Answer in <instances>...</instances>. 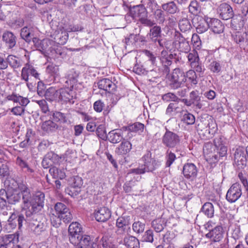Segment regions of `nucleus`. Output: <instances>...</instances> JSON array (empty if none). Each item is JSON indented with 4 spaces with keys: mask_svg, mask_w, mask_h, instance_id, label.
<instances>
[{
    "mask_svg": "<svg viewBox=\"0 0 248 248\" xmlns=\"http://www.w3.org/2000/svg\"><path fill=\"white\" fill-rule=\"evenodd\" d=\"M173 44L181 52L188 53L190 50L189 42L179 32H175Z\"/></svg>",
    "mask_w": 248,
    "mask_h": 248,
    "instance_id": "obj_9",
    "label": "nucleus"
},
{
    "mask_svg": "<svg viewBox=\"0 0 248 248\" xmlns=\"http://www.w3.org/2000/svg\"><path fill=\"white\" fill-rule=\"evenodd\" d=\"M108 139L112 143H118L124 139L122 129H115L110 131L108 135Z\"/></svg>",
    "mask_w": 248,
    "mask_h": 248,
    "instance_id": "obj_22",
    "label": "nucleus"
},
{
    "mask_svg": "<svg viewBox=\"0 0 248 248\" xmlns=\"http://www.w3.org/2000/svg\"><path fill=\"white\" fill-rule=\"evenodd\" d=\"M203 152L207 162L210 164L216 163L226 155L227 148L222 147L219 151L212 143L208 142L204 143L203 145Z\"/></svg>",
    "mask_w": 248,
    "mask_h": 248,
    "instance_id": "obj_3",
    "label": "nucleus"
},
{
    "mask_svg": "<svg viewBox=\"0 0 248 248\" xmlns=\"http://www.w3.org/2000/svg\"><path fill=\"white\" fill-rule=\"evenodd\" d=\"M68 39V34L66 31L59 32L54 38L55 41L57 43L62 45H64Z\"/></svg>",
    "mask_w": 248,
    "mask_h": 248,
    "instance_id": "obj_46",
    "label": "nucleus"
},
{
    "mask_svg": "<svg viewBox=\"0 0 248 248\" xmlns=\"http://www.w3.org/2000/svg\"><path fill=\"white\" fill-rule=\"evenodd\" d=\"M209 28L215 33L219 34L223 31L224 26L220 20L217 18H210Z\"/></svg>",
    "mask_w": 248,
    "mask_h": 248,
    "instance_id": "obj_25",
    "label": "nucleus"
},
{
    "mask_svg": "<svg viewBox=\"0 0 248 248\" xmlns=\"http://www.w3.org/2000/svg\"><path fill=\"white\" fill-rule=\"evenodd\" d=\"M205 236L209 238L211 241L219 242L223 237L222 227L220 226H216L206 233Z\"/></svg>",
    "mask_w": 248,
    "mask_h": 248,
    "instance_id": "obj_18",
    "label": "nucleus"
},
{
    "mask_svg": "<svg viewBox=\"0 0 248 248\" xmlns=\"http://www.w3.org/2000/svg\"><path fill=\"white\" fill-rule=\"evenodd\" d=\"M59 90H56L53 87H50L45 92V97L46 99L50 101H53L58 99Z\"/></svg>",
    "mask_w": 248,
    "mask_h": 248,
    "instance_id": "obj_35",
    "label": "nucleus"
},
{
    "mask_svg": "<svg viewBox=\"0 0 248 248\" xmlns=\"http://www.w3.org/2000/svg\"><path fill=\"white\" fill-rule=\"evenodd\" d=\"M224 138L223 136L220 135L217 137H216L214 140V146H216L217 150L220 151V149L222 147H226L224 145Z\"/></svg>",
    "mask_w": 248,
    "mask_h": 248,
    "instance_id": "obj_64",
    "label": "nucleus"
},
{
    "mask_svg": "<svg viewBox=\"0 0 248 248\" xmlns=\"http://www.w3.org/2000/svg\"><path fill=\"white\" fill-rule=\"evenodd\" d=\"M132 149V144L127 140H123L115 149V153L119 155H124L128 154Z\"/></svg>",
    "mask_w": 248,
    "mask_h": 248,
    "instance_id": "obj_21",
    "label": "nucleus"
},
{
    "mask_svg": "<svg viewBox=\"0 0 248 248\" xmlns=\"http://www.w3.org/2000/svg\"><path fill=\"white\" fill-rule=\"evenodd\" d=\"M128 225V220L124 217H120L117 219L116 226L119 228L118 232L124 231Z\"/></svg>",
    "mask_w": 248,
    "mask_h": 248,
    "instance_id": "obj_47",
    "label": "nucleus"
},
{
    "mask_svg": "<svg viewBox=\"0 0 248 248\" xmlns=\"http://www.w3.org/2000/svg\"><path fill=\"white\" fill-rule=\"evenodd\" d=\"M7 99L12 101L14 103H18L22 107H26L30 102L29 99L27 97H23L18 94L12 93L8 95Z\"/></svg>",
    "mask_w": 248,
    "mask_h": 248,
    "instance_id": "obj_26",
    "label": "nucleus"
},
{
    "mask_svg": "<svg viewBox=\"0 0 248 248\" xmlns=\"http://www.w3.org/2000/svg\"><path fill=\"white\" fill-rule=\"evenodd\" d=\"M34 31L32 27H24L20 30V36L27 42L29 43L31 39L33 40V38H34Z\"/></svg>",
    "mask_w": 248,
    "mask_h": 248,
    "instance_id": "obj_30",
    "label": "nucleus"
},
{
    "mask_svg": "<svg viewBox=\"0 0 248 248\" xmlns=\"http://www.w3.org/2000/svg\"><path fill=\"white\" fill-rule=\"evenodd\" d=\"M58 100L62 103H74L75 93L73 90L67 88H62L59 90Z\"/></svg>",
    "mask_w": 248,
    "mask_h": 248,
    "instance_id": "obj_11",
    "label": "nucleus"
},
{
    "mask_svg": "<svg viewBox=\"0 0 248 248\" xmlns=\"http://www.w3.org/2000/svg\"><path fill=\"white\" fill-rule=\"evenodd\" d=\"M94 214L95 219L98 222H105L111 217L110 211L105 207L98 209Z\"/></svg>",
    "mask_w": 248,
    "mask_h": 248,
    "instance_id": "obj_20",
    "label": "nucleus"
},
{
    "mask_svg": "<svg viewBox=\"0 0 248 248\" xmlns=\"http://www.w3.org/2000/svg\"><path fill=\"white\" fill-rule=\"evenodd\" d=\"M51 113L52 119L55 122H61L63 124L67 122V119L65 114L57 111H52Z\"/></svg>",
    "mask_w": 248,
    "mask_h": 248,
    "instance_id": "obj_41",
    "label": "nucleus"
},
{
    "mask_svg": "<svg viewBox=\"0 0 248 248\" xmlns=\"http://www.w3.org/2000/svg\"><path fill=\"white\" fill-rule=\"evenodd\" d=\"M180 139L176 133L167 130L162 138V143L166 147L169 148L176 147L179 144Z\"/></svg>",
    "mask_w": 248,
    "mask_h": 248,
    "instance_id": "obj_7",
    "label": "nucleus"
},
{
    "mask_svg": "<svg viewBox=\"0 0 248 248\" xmlns=\"http://www.w3.org/2000/svg\"><path fill=\"white\" fill-rule=\"evenodd\" d=\"M188 9L189 12L195 15H198L201 11L200 6L196 0L191 1L188 6Z\"/></svg>",
    "mask_w": 248,
    "mask_h": 248,
    "instance_id": "obj_52",
    "label": "nucleus"
},
{
    "mask_svg": "<svg viewBox=\"0 0 248 248\" xmlns=\"http://www.w3.org/2000/svg\"><path fill=\"white\" fill-rule=\"evenodd\" d=\"M248 34L246 32L237 31L232 35L234 41L241 45L247 39Z\"/></svg>",
    "mask_w": 248,
    "mask_h": 248,
    "instance_id": "obj_45",
    "label": "nucleus"
},
{
    "mask_svg": "<svg viewBox=\"0 0 248 248\" xmlns=\"http://www.w3.org/2000/svg\"><path fill=\"white\" fill-rule=\"evenodd\" d=\"M2 39L9 48H13L16 44V36L11 31L4 32L2 35Z\"/></svg>",
    "mask_w": 248,
    "mask_h": 248,
    "instance_id": "obj_27",
    "label": "nucleus"
},
{
    "mask_svg": "<svg viewBox=\"0 0 248 248\" xmlns=\"http://www.w3.org/2000/svg\"><path fill=\"white\" fill-rule=\"evenodd\" d=\"M247 163V159L245 150L237 149L234 154V164L238 169H242L246 166Z\"/></svg>",
    "mask_w": 248,
    "mask_h": 248,
    "instance_id": "obj_12",
    "label": "nucleus"
},
{
    "mask_svg": "<svg viewBox=\"0 0 248 248\" xmlns=\"http://www.w3.org/2000/svg\"><path fill=\"white\" fill-rule=\"evenodd\" d=\"M16 163L22 170V171L27 174H31L34 172L33 169L31 167L26 160L23 159L20 156H18L16 157Z\"/></svg>",
    "mask_w": 248,
    "mask_h": 248,
    "instance_id": "obj_23",
    "label": "nucleus"
},
{
    "mask_svg": "<svg viewBox=\"0 0 248 248\" xmlns=\"http://www.w3.org/2000/svg\"><path fill=\"white\" fill-rule=\"evenodd\" d=\"M96 133L99 138L103 140H105L108 139V135H107L106 131L103 125H100L97 127L96 129Z\"/></svg>",
    "mask_w": 248,
    "mask_h": 248,
    "instance_id": "obj_61",
    "label": "nucleus"
},
{
    "mask_svg": "<svg viewBox=\"0 0 248 248\" xmlns=\"http://www.w3.org/2000/svg\"><path fill=\"white\" fill-rule=\"evenodd\" d=\"M182 121L186 124L191 125L194 124L195 122V118L193 114L190 113H186L184 114Z\"/></svg>",
    "mask_w": 248,
    "mask_h": 248,
    "instance_id": "obj_58",
    "label": "nucleus"
},
{
    "mask_svg": "<svg viewBox=\"0 0 248 248\" xmlns=\"http://www.w3.org/2000/svg\"><path fill=\"white\" fill-rule=\"evenodd\" d=\"M232 237L234 240L239 239L242 237V234L241 232L240 227L239 226L235 225L233 227L232 230Z\"/></svg>",
    "mask_w": 248,
    "mask_h": 248,
    "instance_id": "obj_62",
    "label": "nucleus"
},
{
    "mask_svg": "<svg viewBox=\"0 0 248 248\" xmlns=\"http://www.w3.org/2000/svg\"><path fill=\"white\" fill-rule=\"evenodd\" d=\"M49 172L54 178L63 179L65 177V174L63 170L59 169L56 167L50 168Z\"/></svg>",
    "mask_w": 248,
    "mask_h": 248,
    "instance_id": "obj_42",
    "label": "nucleus"
},
{
    "mask_svg": "<svg viewBox=\"0 0 248 248\" xmlns=\"http://www.w3.org/2000/svg\"><path fill=\"white\" fill-rule=\"evenodd\" d=\"M124 244L127 248H139L140 242L135 237L130 236L124 239Z\"/></svg>",
    "mask_w": 248,
    "mask_h": 248,
    "instance_id": "obj_37",
    "label": "nucleus"
},
{
    "mask_svg": "<svg viewBox=\"0 0 248 248\" xmlns=\"http://www.w3.org/2000/svg\"><path fill=\"white\" fill-rule=\"evenodd\" d=\"M30 75L33 76L36 79H39V74L36 70L31 64L27 63L22 69L21 78L27 82L29 79Z\"/></svg>",
    "mask_w": 248,
    "mask_h": 248,
    "instance_id": "obj_13",
    "label": "nucleus"
},
{
    "mask_svg": "<svg viewBox=\"0 0 248 248\" xmlns=\"http://www.w3.org/2000/svg\"><path fill=\"white\" fill-rule=\"evenodd\" d=\"M201 212L208 217H212L214 214V208L211 202L205 203L201 209Z\"/></svg>",
    "mask_w": 248,
    "mask_h": 248,
    "instance_id": "obj_39",
    "label": "nucleus"
},
{
    "mask_svg": "<svg viewBox=\"0 0 248 248\" xmlns=\"http://www.w3.org/2000/svg\"><path fill=\"white\" fill-rule=\"evenodd\" d=\"M97 85L99 89L108 93H113L116 91V85L109 79L103 78L98 81Z\"/></svg>",
    "mask_w": 248,
    "mask_h": 248,
    "instance_id": "obj_19",
    "label": "nucleus"
},
{
    "mask_svg": "<svg viewBox=\"0 0 248 248\" xmlns=\"http://www.w3.org/2000/svg\"><path fill=\"white\" fill-rule=\"evenodd\" d=\"M209 19L208 17L197 16L193 19L194 26L198 33H202L209 28Z\"/></svg>",
    "mask_w": 248,
    "mask_h": 248,
    "instance_id": "obj_10",
    "label": "nucleus"
},
{
    "mask_svg": "<svg viewBox=\"0 0 248 248\" xmlns=\"http://www.w3.org/2000/svg\"><path fill=\"white\" fill-rule=\"evenodd\" d=\"M162 99L163 101L169 102L170 101L179 102L180 99L174 93H168L162 95Z\"/></svg>",
    "mask_w": 248,
    "mask_h": 248,
    "instance_id": "obj_50",
    "label": "nucleus"
},
{
    "mask_svg": "<svg viewBox=\"0 0 248 248\" xmlns=\"http://www.w3.org/2000/svg\"><path fill=\"white\" fill-rule=\"evenodd\" d=\"M161 6L163 11L170 15L177 14L180 11L177 4L173 1L163 4Z\"/></svg>",
    "mask_w": 248,
    "mask_h": 248,
    "instance_id": "obj_29",
    "label": "nucleus"
},
{
    "mask_svg": "<svg viewBox=\"0 0 248 248\" xmlns=\"http://www.w3.org/2000/svg\"><path fill=\"white\" fill-rule=\"evenodd\" d=\"M130 16L135 19H138L140 23L144 26L152 27L155 23L148 18V13L143 4L135 6L129 11Z\"/></svg>",
    "mask_w": 248,
    "mask_h": 248,
    "instance_id": "obj_4",
    "label": "nucleus"
},
{
    "mask_svg": "<svg viewBox=\"0 0 248 248\" xmlns=\"http://www.w3.org/2000/svg\"><path fill=\"white\" fill-rule=\"evenodd\" d=\"M142 159L144 163L145 169H146L147 171H152L159 165L158 161L152 158V154L150 151L147 152L142 157Z\"/></svg>",
    "mask_w": 248,
    "mask_h": 248,
    "instance_id": "obj_17",
    "label": "nucleus"
},
{
    "mask_svg": "<svg viewBox=\"0 0 248 248\" xmlns=\"http://www.w3.org/2000/svg\"><path fill=\"white\" fill-rule=\"evenodd\" d=\"M179 28L181 31L186 32L191 30L192 26L187 18H183L179 21Z\"/></svg>",
    "mask_w": 248,
    "mask_h": 248,
    "instance_id": "obj_44",
    "label": "nucleus"
},
{
    "mask_svg": "<svg viewBox=\"0 0 248 248\" xmlns=\"http://www.w3.org/2000/svg\"><path fill=\"white\" fill-rule=\"evenodd\" d=\"M33 43L36 49L43 54H49L52 52V48L55 45L54 41L49 39L41 40L37 38H33Z\"/></svg>",
    "mask_w": 248,
    "mask_h": 248,
    "instance_id": "obj_6",
    "label": "nucleus"
},
{
    "mask_svg": "<svg viewBox=\"0 0 248 248\" xmlns=\"http://www.w3.org/2000/svg\"><path fill=\"white\" fill-rule=\"evenodd\" d=\"M183 173L186 178L193 181L197 177L198 169L193 163H187L183 167Z\"/></svg>",
    "mask_w": 248,
    "mask_h": 248,
    "instance_id": "obj_14",
    "label": "nucleus"
},
{
    "mask_svg": "<svg viewBox=\"0 0 248 248\" xmlns=\"http://www.w3.org/2000/svg\"><path fill=\"white\" fill-rule=\"evenodd\" d=\"M186 78H187L192 84L196 85L198 83L197 75L195 71L190 69L185 74Z\"/></svg>",
    "mask_w": 248,
    "mask_h": 248,
    "instance_id": "obj_54",
    "label": "nucleus"
},
{
    "mask_svg": "<svg viewBox=\"0 0 248 248\" xmlns=\"http://www.w3.org/2000/svg\"><path fill=\"white\" fill-rule=\"evenodd\" d=\"M38 193H43L41 192H37L33 196V199H31V195L28 186L23 183H20L18 185L17 189H8L7 193V202L10 204H16L18 203L21 199L22 200V203L21 204V209L22 212L25 213V210L23 209V205L24 203V199L25 195H29V198L27 201L28 205V206L30 208L32 206L33 203H36L35 198Z\"/></svg>",
    "mask_w": 248,
    "mask_h": 248,
    "instance_id": "obj_2",
    "label": "nucleus"
},
{
    "mask_svg": "<svg viewBox=\"0 0 248 248\" xmlns=\"http://www.w3.org/2000/svg\"><path fill=\"white\" fill-rule=\"evenodd\" d=\"M55 210L58 216L67 211L69 209L63 203L57 202L54 206Z\"/></svg>",
    "mask_w": 248,
    "mask_h": 248,
    "instance_id": "obj_56",
    "label": "nucleus"
},
{
    "mask_svg": "<svg viewBox=\"0 0 248 248\" xmlns=\"http://www.w3.org/2000/svg\"><path fill=\"white\" fill-rule=\"evenodd\" d=\"M220 17L223 20H228L233 17L234 12L232 7L227 3L220 4L218 8Z\"/></svg>",
    "mask_w": 248,
    "mask_h": 248,
    "instance_id": "obj_16",
    "label": "nucleus"
},
{
    "mask_svg": "<svg viewBox=\"0 0 248 248\" xmlns=\"http://www.w3.org/2000/svg\"><path fill=\"white\" fill-rule=\"evenodd\" d=\"M24 23V21L22 18H18L9 22L8 25L13 30H17L22 27Z\"/></svg>",
    "mask_w": 248,
    "mask_h": 248,
    "instance_id": "obj_53",
    "label": "nucleus"
},
{
    "mask_svg": "<svg viewBox=\"0 0 248 248\" xmlns=\"http://www.w3.org/2000/svg\"><path fill=\"white\" fill-rule=\"evenodd\" d=\"M29 197V194L24 196V203L22 208L25 210L27 217H31L29 222L30 229L34 234L39 235L46 230L47 226L46 218L43 215L38 214L43 208L45 194L38 193L35 199L36 203H33L30 208L28 206L27 202Z\"/></svg>",
    "mask_w": 248,
    "mask_h": 248,
    "instance_id": "obj_1",
    "label": "nucleus"
},
{
    "mask_svg": "<svg viewBox=\"0 0 248 248\" xmlns=\"http://www.w3.org/2000/svg\"><path fill=\"white\" fill-rule=\"evenodd\" d=\"M56 157V155L53 152H49L46 154L42 161L43 167L45 169L50 167L54 162V159H55Z\"/></svg>",
    "mask_w": 248,
    "mask_h": 248,
    "instance_id": "obj_31",
    "label": "nucleus"
},
{
    "mask_svg": "<svg viewBox=\"0 0 248 248\" xmlns=\"http://www.w3.org/2000/svg\"><path fill=\"white\" fill-rule=\"evenodd\" d=\"M209 69L213 73H218L221 70V66L219 62L213 61L209 65Z\"/></svg>",
    "mask_w": 248,
    "mask_h": 248,
    "instance_id": "obj_63",
    "label": "nucleus"
},
{
    "mask_svg": "<svg viewBox=\"0 0 248 248\" xmlns=\"http://www.w3.org/2000/svg\"><path fill=\"white\" fill-rule=\"evenodd\" d=\"M10 74L7 62L0 56V79L6 78Z\"/></svg>",
    "mask_w": 248,
    "mask_h": 248,
    "instance_id": "obj_32",
    "label": "nucleus"
},
{
    "mask_svg": "<svg viewBox=\"0 0 248 248\" xmlns=\"http://www.w3.org/2000/svg\"><path fill=\"white\" fill-rule=\"evenodd\" d=\"M153 12L155 18L158 20L159 23L164 22L165 20V16L163 10L157 8Z\"/></svg>",
    "mask_w": 248,
    "mask_h": 248,
    "instance_id": "obj_60",
    "label": "nucleus"
},
{
    "mask_svg": "<svg viewBox=\"0 0 248 248\" xmlns=\"http://www.w3.org/2000/svg\"><path fill=\"white\" fill-rule=\"evenodd\" d=\"M78 77V74L74 69L69 70L65 76V78H66L65 83L70 86V88H73L78 81L77 78Z\"/></svg>",
    "mask_w": 248,
    "mask_h": 248,
    "instance_id": "obj_28",
    "label": "nucleus"
},
{
    "mask_svg": "<svg viewBox=\"0 0 248 248\" xmlns=\"http://www.w3.org/2000/svg\"><path fill=\"white\" fill-rule=\"evenodd\" d=\"M6 62L13 68H18L22 65L21 60L14 55H9L6 59Z\"/></svg>",
    "mask_w": 248,
    "mask_h": 248,
    "instance_id": "obj_36",
    "label": "nucleus"
},
{
    "mask_svg": "<svg viewBox=\"0 0 248 248\" xmlns=\"http://www.w3.org/2000/svg\"><path fill=\"white\" fill-rule=\"evenodd\" d=\"M186 57L188 59V62L189 63L190 66L191 64H194L200 60L197 51L195 50H192L188 53Z\"/></svg>",
    "mask_w": 248,
    "mask_h": 248,
    "instance_id": "obj_51",
    "label": "nucleus"
},
{
    "mask_svg": "<svg viewBox=\"0 0 248 248\" xmlns=\"http://www.w3.org/2000/svg\"><path fill=\"white\" fill-rule=\"evenodd\" d=\"M144 125L140 123H135L127 126H124L123 129L132 132H142L143 131Z\"/></svg>",
    "mask_w": 248,
    "mask_h": 248,
    "instance_id": "obj_38",
    "label": "nucleus"
},
{
    "mask_svg": "<svg viewBox=\"0 0 248 248\" xmlns=\"http://www.w3.org/2000/svg\"><path fill=\"white\" fill-rule=\"evenodd\" d=\"M81 225L77 222H72L69 226V239L71 241V237H77L82 234Z\"/></svg>",
    "mask_w": 248,
    "mask_h": 248,
    "instance_id": "obj_24",
    "label": "nucleus"
},
{
    "mask_svg": "<svg viewBox=\"0 0 248 248\" xmlns=\"http://www.w3.org/2000/svg\"><path fill=\"white\" fill-rule=\"evenodd\" d=\"M168 84L173 89L180 88L186 82L185 73L179 68H175L167 77Z\"/></svg>",
    "mask_w": 248,
    "mask_h": 248,
    "instance_id": "obj_5",
    "label": "nucleus"
},
{
    "mask_svg": "<svg viewBox=\"0 0 248 248\" xmlns=\"http://www.w3.org/2000/svg\"><path fill=\"white\" fill-rule=\"evenodd\" d=\"M190 66L193 70L195 71L196 73L198 74L200 77L203 75L205 70L204 65L200 60L194 64H191Z\"/></svg>",
    "mask_w": 248,
    "mask_h": 248,
    "instance_id": "obj_48",
    "label": "nucleus"
},
{
    "mask_svg": "<svg viewBox=\"0 0 248 248\" xmlns=\"http://www.w3.org/2000/svg\"><path fill=\"white\" fill-rule=\"evenodd\" d=\"M242 194L241 186L238 183L232 184L228 189L226 199L230 203L236 202L241 196Z\"/></svg>",
    "mask_w": 248,
    "mask_h": 248,
    "instance_id": "obj_8",
    "label": "nucleus"
},
{
    "mask_svg": "<svg viewBox=\"0 0 248 248\" xmlns=\"http://www.w3.org/2000/svg\"><path fill=\"white\" fill-rule=\"evenodd\" d=\"M161 32V28L158 26H155L150 29L149 35L153 42H156L157 38L160 35Z\"/></svg>",
    "mask_w": 248,
    "mask_h": 248,
    "instance_id": "obj_43",
    "label": "nucleus"
},
{
    "mask_svg": "<svg viewBox=\"0 0 248 248\" xmlns=\"http://www.w3.org/2000/svg\"><path fill=\"white\" fill-rule=\"evenodd\" d=\"M231 19V26L233 29L237 30L243 27L244 22L241 16L233 15Z\"/></svg>",
    "mask_w": 248,
    "mask_h": 248,
    "instance_id": "obj_34",
    "label": "nucleus"
},
{
    "mask_svg": "<svg viewBox=\"0 0 248 248\" xmlns=\"http://www.w3.org/2000/svg\"><path fill=\"white\" fill-rule=\"evenodd\" d=\"M46 72L53 78L59 76V68L57 65L52 64L48 65L46 67Z\"/></svg>",
    "mask_w": 248,
    "mask_h": 248,
    "instance_id": "obj_49",
    "label": "nucleus"
},
{
    "mask_svg": "<svg viewBox=\"0 0 248 248\" xmlns=\"http://www.w3.org/2000/svg\"><path fill=\"white\" fill-rule=\"evenodd\" d=\"M70 185L73 188H79L82 185V180L78 176H75L70 178Z\"/></svg>",
    "mask_w": 248,
    "mask_h": 248,
    "instance_id": "obj_55",
    "label": "nucleus"
},
{
    "mask_svg": "<svg viewBox=\"0 0 248 248\" xmlns=\"http://www.w3.org/2000/svg\"><path fill=\"white\" fill-rule=\"evenodd\" d=\"M166 166L169 167L173 163L176 159V156L174 153L168 150L166 152Z\"/></svg>",
    "mask_w": 248,
    "mask_h": 248,
    "instance_id": "obj_57",
    "label": "nucleus"
},
{
    "mask_svg": "<svg viewBox=\"0 0 248 248\" xmlns=\"http://www.w3.org/2000/svg\"><path fill=\"white\" fill-rule=\"evenodd\" d=\"M152 225L155 232H160L164 229L165 226V220L162 218L155 219L152 221Z\"/></svg>",
    "mask_w": 248,
    "mask_h": 248,
    "instance_id": "obj_40",
    "label": "nucleus"
},
{
    "mask_svg": "<svg viewBox=\"0 0 248 248\" xmlns=\"http://www.w3.org/2000/svg\"><path fill=\"white\" fill-rule=\"evenodd\" d=\"M41 128L47 133L52 132L58 128V125L52 120H49L42 123Z\"/></svg>",
    "mask_w": 248,
    "mask_h": 248,
    "instance_id": "obj_33",
    "label": "nucleus"
},
{
    "mask_svg": "<svg viewBox=\"0 0 248 248\" xmlns=\"http://www.w3.org/2000/svg\"><path fill=\"white\" fill-rule=\"evenodd\" d=\"M91 240V237L89 235L82 234V233L77 237H71L70 242L74 246H80L83 247V248H91L90 246Z\"/></svg>",
    "mask_w": 248,
    "mask_h": 248,
    "instance_id": "obj_15",
    "label": "nucleus"
},
{
    "mask_svg": "<svg viewBox=\"0 0 248 248\" xmlns=\"http://www.w3.org/2000/svg\"><path fill=\"white\" fill-rule=\"evenodd\" d=\"M142 2L146 5L147 8L153 12L158 7V4L155 0H142Z\"/></svg>",
    "mask_w": 248,
    "mask_h": 248,
    "instance_id": "obj_59",
    "label": "nucleus"
}]
</instances>
